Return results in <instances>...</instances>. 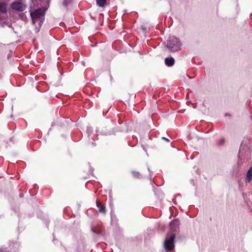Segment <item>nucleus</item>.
<instances>
[{
  "label": "nucleus",
  "mask_w": 252,
  "mask_h": 252,
  "mask_svg": "<svg viewBox=\"0 0 252 252\" xmlns=\"http://www.w3.org/2000/svg\"><path fill=\"white\" fill-rule=\"evenodd\" d=\"M179 226V221L178 220H174L170 222L169 226L170 228L171 233H174L177 231Z\"/></svg>",
  "instance_id": "obj_5"
},
{
  "label": "nucleus",
  "mask_w": 252,
  "mask_h": 252,
  "mask_svg": "<svg viewBox=\"0 0 252 252\" xmlns=\"http://www.w3.org/2000/svg\"><path fill=\"white\" fill-rule=\"evenodd\" d=\"M96 206L98 207V212L99 213H102V214H105L106 210L105 207L102 205L101 202L99 200H97L96 201Z\"/></svg>",
  "instance_id": "obj_6"
},
{
  "label": "nucleus",
  "mask_w": 252,
  "mask_h": 252,
  "mask_svg": "<svg viewBox=\"0 0 252 252\" xmlns=\"http://www.w3.org/2000/svg\"><path fill=\"white\" fill-rule=\"evenodd\" d=\"M71 0H63V4H64L65 5H67V4L71 2Z\"/></svg>",
  "instance_id": "obj_12"
},
{
  "label": "nucleus",
  "mask_w": 252,
  "mask_h": 252,
  "mask_svg": "<svg viewBox=\"0 0 252 252\" xmlns=\"http://www.w3.org/2000/svg\"><path fill=\"white\" fill-rule=\"evenodd\" d=\"M223 143H224V139L222 138L221 139L220 142L219 143V145H223Z\"/></svg>",
  "instance_id": "obj_13"
},
{
  "label": "nucleus",
  "mask_w": 252,
  "mask_h": 252,
  "mask_svg": "<svg viewBox=\"0 0 252 252\" xmlns=\"http://www.w3.org/2000/svg\"><path fill=\"white\" fill-rule=\"evenodd\" d=\"M175 233H168L164 243V247L166 251H173L174 250V240Z\"/></svg>",
  "instance_id": "obj_2"
},
{
  "label": "nucleus",
  "mask_w": 252,
  "mask_h": 252,
  "mask_svg": "<svg viewBox=\"0 0 252 252\" xmlns=\"http://www.w3.org/2000/svg\"><path fill=\"white\" fill-rule=\"evenodd\" d=\"M166 252H173V251H167Z\"/></svg>",
  "instance_id": "obj_16"
},
{
  "label": "nucleus",
  "mask_w": 252,
  "mask_h": 252,
  "mask_svg": "<svg viewBox=\"0 0 252 252\" xmlns=\"http://www.w3.org/2000/svg\"><path fill=\"white\" fill-rule=\"evenodd\" d=\"M92 230L95 233H99V232H97V231H95V230H94V229H92Z\"/></svg>",
  "instance_id": "obj_15"
},
{
  "label": "nucleus",
  "mask_w": 252,
  "mask_h": 252,
  "mask_svg": "<svg viewBox=\"0 0 252 252\" xmlns=\"http://www.w3.org/2000/svg\"><path fill=\"white\" fill-rule=\"evenodd\" d=\"M96 1L97 5L103 7V6L105 5L107 0H96Z\"/></svg>",
  "instance_id": "obj_11"
},
{
  "label": "nucleus",
  "mask_w": 252,
  "mask_h": 252,
  "mask_svg": "<svg viewBox=\"0 0 252 252\" xmlns=\"http://www.w3.org/2000/svg\"><path fill=\"white\" fill-rule=\"evenodd\" d=\"M252 180V167H251L247 171L246 174V181L248 183H251Z\"/></svg>",
  "instance_id": "obj_10"
},
{
  "label": "nucleus",
  "mask_w": 252,
  "mask_h": 252,
  "mask_svg": "<svg viewBox=\"0 0 252 252\" xmlns=\"http://www.w3.org/2000/svg\"><path fill=\"white\" fill-rule=\"evenodd\" d=\"M44 12L42 9H37L35 10L34 11L31 13V16L32 17V21L33 24L36 22H39V25L41 26V23L42 22V18L44 16Z\"/></svg>",
  "instance_id": "obj_3"
},
{
  "label": "nucleus",
  "mask_w": 252,
  "mask_h": 252,
  "mask_svg": "<svg viewBox=\"0 0 252 252\" xmlns=\"http://www.w3.org/2000/svg\"><path fill=\"white\" fill-rule=\"evenodd\" d=\"M12 9L17 11H24L27 7V5L21 1H14L10 5Z\"/></svg>",
  "instance_id": "obj_4"
},
{
  "label": "nucleus",
  "mask_w": 252,
  "mask_h": 252,
  "mask_svg": "<svg viewBox=\"0 0 252 252\" xmlns=\"http://www.w3.org/2000/svg\"><path fill=\"white\" fill-rule=\"evenodd\" d=\"M131 175L134 179H141L143 178V175L141 173H140L139 171H136V170H133L131 172Z\"/></svg>",
  "instance_id": "obj_7"
},
{
  "label": "nucleus",
  "mask_w": 252,
  "mask_h": 252,
  "mask_svg": "<svg viewBox=\"0 0 252 252\" xmlns=\"http://www.w3.org/2000/svg\"><path fill=\"white\" fill-rule=\"evenodd\" d=\"M162 139H163L164 140H165L166 142H169L170 140H169V139H167V138H164V137H162Z\"/></svg>",
  "instance_id": "obj_14"
},
{
  "label": "nucleus",
  "mask_w": 252,
  "mask_h": 252,
  "mask_svg": "<svg viewBox=\"0 0 252 252\" xmlns=\"http://www.w3.org/2000/svg\"><path fill=\"white\" fill-rule=\"evenodd\" d=\"M175 59L173 57L166 58L165 59V64L168 66H173L174 64Z\"/></svg>",
  "instance_id": "obj_8"
},
{
  "label": "nucleus",
  "mask_w": 252,
  "mask_h": 252,
  "mask_svg": "<svg viewBox=\"0 0 252 252\" xmlns=\"http://www.w3.org/2000/svg\"><path fill=\"white\" fill-rule=\"evenodd\" d=\"M7 4L6 2L0 1V12L1 13H6Z\"/></svg>",
  "instance_id": "obj_9"
},
{
  "label": "nucleus",
  "mask_w": 252,
  "mask_h": 252,
  "mask_svg": "<svg viewBox=\"0 0 252 252\" xmlns=\"http://www.w3.org/2000/svg\"><path fill=\"white\" fill-rule=\"evenodd\" d=\"M181 44L178 38L175 36L169 37L166 41V46L171 52H177L181 50Z\"/></svg>",
  "instance_id": "obj_1"
},
{
  "label": "nucleus",
  "mask_w": 252,
  "mask_h": 252,
  "mask_svg": "<svg viewBox=\"0 0 252 252\" xmlns=\"http://www.w3.org/2000/svg\"><path fill=\"white\" fill-rule=\"evenodd\" d=\"M20 195L21 197L23 196V194H20Z\"/></svg>",
  "instance_id": "obj_17"
}]
</instances>
